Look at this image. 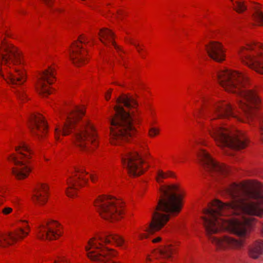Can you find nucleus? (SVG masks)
Here are the masks:
<instances>
[{
	"instance_id": "nucleus-13",
	"label": "nucleus",
	"mask_w": 263,
	"mask_h": 263,
	"mask_svg": "<svg viewBox=\"0 0 263 263\" xmlns=\"http://www.w3.org/2000/svg\"><path fill=\"white\" fill-rule=\"evenodd\" d=\"M198 158L201 164L212 175L224 177L229 174L230 168L215 160L206 150L201 149L198 153Z\"/></svg>"
},
{
	"instance_id": "nucleus-11",
	"label": "nucleus",
	"mask_w": 263,
	"mask_h": 263,
	"mask_svg": "<svg viewBox=\"0 0 263 263\" xmlns=\"http://www.w3.org/2000/svg\"><path fill=\"white\" fill-rule=\"evenodd\" d=\"M94 205L101 217L106 220L115 222L123 217L124 204L120 200L113 197L99 196L95 200Z\"/></svg>"
},
{
	"instance_id": "nucleus-20",
	"label": "nucleus",
	"mask_w": 263,
	"mask_h": 263,
	"mask_svg": "<svg viewBox=\"0 0 263 263\" xmlns=\"http://www.w3.org/2000/svg\"><path fill=\"white\" fill-rule=\"evenodd\" d=\"M49 197V186L45 183H39L33 192L32 200L39 206H44L47 202Z\"/></svg>"
},
{
	"instance_id": "nucleus-34",
	"label": "nucleus",
	"mask_w": 263,
	"mask_h": 263,
	"mask_svg": "<svg viewBox=\"0 0 263 263\" xmlns=\"http://www.w3.org/2000/svg\"><path fill=\"white\" fill-rule=\"evenodd\" d=\"M46 5L48 7L51 6L53 4V0H43Z\"/></svg>"
},
{
	"instance_id": "nucleus-22",
	"label": "nucleus",
	"mask_w": 263,
	"mask_h": 263,
	"mask_svg": "<svg viewBox=\"0 0 263 263\" xmlns=\"http://www.w3.org/2000/svg\"><path fill=\"white\" fill-rule=\"evenodd\" d=\"M263 254V240L254 241L248 247V255L253 259H257Z\"/></svg>"
},
{
	"instance_id": "nucleus-17",
	"label": "nucleus",
	"mask_w": 263,
	"mask_h": 263,
	"mask_svg": "<svg viewBox=\"0 0 263 263\" xmlns=\"http://www.w3.org/2000/svg\"><path fill=\"white\" fill-rule=\"evenodd\" d=\"M83 39L74 42L69 51V57L72 63L77 67L82 66L88 62L87 52Z\"/></svg>"
},
{
	"instance_id": "nucleus-5",
	"label": "nucleus",
	"mask_w": 263,
	"mask_h": 263,
	"mask_svg": "<svg viewBox=\"0 0 263 263\" xmlns=\"http://www.w3.org/2000/svg\"><path fill=\"white\" fill-rule=\"evenodd\" d=\"M137 106V102L130 96L123 95L117 99L114 108L115 116L110 119L109 141L112 145H121L135 134L134 114Z\"/></svg>"
},
{
	"instance_id": "nucleus-37",
	"label": "nucleus",
	"mask_w": 263,
	"mask_h": 263,
	"mask_svg": "<svg viewBox=\"0 0 263 263\" xmlns=\"http://www.w3.org/2000/svg\"><path fill=\"white\" fill-rule=\"evenodd\" d=\"M198 116V115L197 113H195V114H194V116L195 117V118L197 117V116Z\"/></svg>"
},
{
	"instance_id": "nucleus-18",
	"label": "nucleus",
	"mask_w": 263,
	"mask_h": 263,
	"mask_svg": "<svg viewBox=\"0 0 263 263\" xmlns=\"http://www.w3.org/2000/svg\"><path fill=\"white\" fill-rule=\"evenodd\" d=\"M29 126L32 135L39 140L44 138L47 132V125L44 117L40 114L34 113L29 120Z\"/></svg>"
},
{
	"instance_id": "nucleus-3",
	"label": "nucleus",
	"mask_w": 263,
	"mask_h": 263,
	"mask_svg": "<svg viewBox=\"0 0 263 263\" xmlns=\"http://www.w3.org/2000/svg\"><path fill=\"white\" fill-rule=\"evenodd\" d=\"M85 111L84 106H74L71 108L69 113L66 115V121L64 125L55 127L56 142H62L61 135L65 136L73 133V143L80 151L91 153L98 147V135L95 128L87 118H82Z\"/></svg>"
},
{
	"instance_id": "nucleus-21",
	"label": "nucleus",
	"mask_w": 263,
	"mask_h": 263,
	"mask_svg": "<svg viewBox=\"0 0 263 263\" xmlns=\"http://www.w3.org/2000/svg\"><path fill=\"white\" fill-rule=\"evenodd\" d=\"M99 37L101 42L106 46H112L118 54L121 56L122 50L114 41V35L112 31L108 29L103 28L100 30Z\"/></svg>"
},
{
	"instance_id": "nucleus-24",
	"label": "nucleus",
	"mask_w": 263,
	"mask_h": 263,
	"mask_svg": "<svg viewBox=\"0 0 263 263\" xmlns=\"http://www.w3.org/2000/svg\"><path fill=\"white\" fill-rule=\"evenodd\" d=\"M175 174L174 172L171 171L164 172L161 169H158L156 172L155 179L157 182L161 184L163 182L164 179L167 178H175Z\"/></svg>"
},
{
	"instance_id": "nucleus-31",
	"label": "nucleus",
	"mask_w": 263,
	"mask_h": 263,
	"mask_svg": "<svg viewBox=\"0 0 263 263\" xmlns=\"http://www.w3.org/2000/svg\"><path fill=\"white\" fill-rule=\"evenodd\" d=\"M126 14L122 10H120L118 11L117 14H116V17H117L118 20H122L123 17Z\"/></svg>"
},
{
	"instance_id": "nucleus-1",
	"label": "nucleus",
	"mask_w": 263,
	"mask_h": 263,
	"mask_svg": "<svg viewBox=\"0 0 263 263\" xmlns=\"http://www.w3.org/2000/svg\"><path fill=\"white\" fill-rule=\"evenodd\" d=\"M225 191L231 201L213 200L203 211V223L209 240L217 250H240L257 222L263 236V219L252 217H263V184L246 180L231 184Z\"/></svg>"
},
{
	"instance_id": "nucleus-8",
	"label": "nucleus",
	"mask_w": 263,
	"mask_h": 263,
	"mask_svg": "<svg viewBox=\"0 0 263 263\" xmlns=\"http://www.w3.org/2000/svg\"><path fill=\"white\" fill-rule=\"evenodd\" d=\"M17 154L11 153L7 156L8 160L13 164L11 168L12 175L18 180L26 178L31 172L29 161L32 153L28 145L23 141H18L14 146Z\"/></svg>"
},
{
	"instance_id": "nucleus-33",
	"label": "nucleus",
	"mask_w": 263,
	"mask_h": 263,
	"mask_svg": "<svg viewBox=\"0 0 263 263\" xmlns=\"http://www.w3.org/2000/svg\"><path fill=\"white\" fill-rule=\"evenodd\" d=\"M111 91V89H108L105 95V98L107 101L109 100L110 99Z\"/></svg>"
},
{
	"instance_id": "nucleus-30",
	"label": "nucleus",
	"mask_w": 263,
	"mask_h": 263,
	"mask_svg": "<svg viewBox=\"0 0 263 263\" xmlns=\"http://www.w3.org/2000/svg\"><path fill=\"white\" fill-rule=\"evenodd\" d=\"M130 43L133 45L136 49L137 52L140 54H142L143 48L136 41L132 40L130 41Z\"/></svg>"
},
{
	"instance_id": "nucleus-19",
	"label": "nucleus",
	"mask_w": 263,
	"mask_h": 263,
	"mask_svg": "<svg viewBox=\"0 0 263 263\" xmlns=\"http://www.w3.org/2000/svg\"><path fill=\"white\" fill-rule=\"evenodd\" d=\"M205 49L208 56L213 61L222 63L226 60L227 50L221 42L211 41L205 45Z\"/></svg>"
},
{
	"instance_id": "nucleus-29",
	"label": "nucleus",
	"mask_w": 263,
	"mask_h": 263,
	"mask_svg": "<svg viewBox=\"0 0 263 263\" xmlns=\"http://www.w3.org/2000/svg\"><path fill=\"white\" fill-rule=\"evenodd\" d=\"M54 263H68V260L64 255H59L55 257Z\"/></svg>"
},
{
	"instance_id": "nucleus-23",
	"label": "nucleus",
	"mask_w": 263,
	"mask_h": 263,
	"mask_svg": "<svg viewBox=\"0 0 263 263\" xmlns=\"http://www.w3.org/2000/svg\"><path fill=\"white\" fill-rule=\"evenodd\" d=\"M147 115L149 120L153 122H150L149 127L148 129L147 135L151 138H154L158 136L161 133V129L159 127L154 126V124L156 123V112L155 109L153 108L149 109L147 112Z\"/></svg>"
},
{
	"instance_id": "nucleus-38",
	"label": "nucleus",
	"mask_w": 263,
	"mask_h": 263,
	"mask_svg": "<svg viewBox=\"0 0 263 263\" xmlns=\"http://www.w3.org/2000/svg\"><path fill=\"white\" fill-rule=\"evenodd\" d=\"M230 1L233 3H233H234V2H233V1H234V0H230Z\"/></svg>"
},
{
	"instance_id": "nucleus-2",
	"label": "nucleus",
	"mask_w": 263,
	"mask_h": 263,
	"mask_svg": "<svg viewBox=\"0 0 263 263\" xmlns=\"http://www.w3.org/2000/svg\"><path fill=\"white\" fill-rule=\"evenodd\" d=\"M217 77L226 91L236 95L237 103L242 114H237L231 103L223 98L210 99L202 97L203 108L209 105L210 109L209 123L205 126V130L222 150L244 148L248 139L243 133L222 125L218 120L233 118L256 126L259 138L263 142V102L258 92L249 88V78L243 72L228 68L218 70Z\"/></svg>"
},
{
	"instance_id": "nucleus-6",
	"label": "nucleus",
	"mask_w": 263,
	"mask_h": 263,
	"mask_svg": "<svg viewBox=\"0 0 263 263\" xmlns=\"http://www.w3.org/2000/svg\"><path fill=\"white\" fill-rule=\"evenodd\" d=\"M0 75L8 84L21 85L26 80L22 52L5 39L0 44Z\"/></svg>"
},
{
	"instance_id": "nucleus-4",
	"label": "nucleus",
	"mask_w": 263,
	"mask_h": 263,
	"mask_svg": "<svg viewBox=\"0 0 263 263\" xmlns=\"http://www.w3.org/2000/svg\"><path fill=\"white\" fill-rule=\"evenodd\" d=\"M159 190L161 197L156 211L153 215L151 222L133 230L134 236L140 240L147 238L148 233L161 230L170 219L168 213L177 215L182 209L184 194L179 185H161Z\"/></svg>"
},
{
	"instance_id": "nucleus-32",
	"label": "nucleus",
	"mask_w": 263,
	"mask_h": 263,
	"mask_svg": "<svg viewBox=\"0 0 263 263\" xmlns=\"http://www.w3.org/2000/svg\"><path fill=\"white\" fill-rule=\"evenodd\" d=\"M162 241V237L160 236H157L152 240V242L153 243H158Z\"/></svg>"
},
{
	"instance_id": "nucleus-7",
	"label": "nucleus",
	"mask_w": 263,
	"mask_h": 263,
	"mask_svg": "<svg viewBox=\"0 0 263 263\" xmlns=\"http://www.w3.org/2000/svg\"><path fill=\"white\" fill-rule=\"evenodd\" d=\"M125 243L124 238L118 234L100 233L88 241L85 250L89 259L99 263H121L115 259L118 252L109 248L108 245L114 243L125 249Z\"/></svg>"
},
{
	"instance_id": "nucleus-12",
	"label": "nucleus",
	"mask_w": 263,
	"mask_h": 263,
	"mask_svg": "<svg viewBox=\"0 0 263 263\" xmlns=\"http://www.w3.org/2000/svg\"><path fill=\"white\" fill-rule=\"evenodd\" d=\"M90 178L94 181L93 178L84 168H75L70 173L67 179L66 195L70 198L77 197L80 189L87 183Z\"/></svg>"
},
{
	"instance_id": "nucleus-26",
	"label": "nucleus",
	"mask_w": 263,
	"mask_h": 263,
	"mask_svg": "<svg viewBox=\"0 0 263 263\" xmlns=\"http://www.w3.org/2000/svg\"><path fill=\"white\" fill-rule=\"evenodd\" d=\"M234 9L238 13H242L247 9L246 2L243 0H238L233 3Z\"/></svg>"
},
{
	"instance_id": "nucleus-35",
	"label": "nucleus",
	"mask_w": 263,
	"mask_h": 263,
	"mask_svg": "<svg viewBox=\"0 0 263 263\" xmlns=\"http://www.w3.org/2000/svg\"><path fill=\"white\" fill-rule=\"evenodd\" d=\"M17 97L20 100H23L24 98H25L26 95L23 92H20L17 94Z\"/></svg>"
},
{
	"instance_id": "nucleus-16",
	"label": "nucleus",
	"mask_w": 263,
	"mask_h": 263,
	"mask_svg": "<svg viewBox=\"0 0 263 263\" xmlns=\"http://www.w3.org/2000/svg\"><path fill=\"white\" fill-rule=\"evenodd\" d=\"M63 228L56 220H50L41 224L36 230V236L42 240H57L63 235Z\"/></svg>"
},
{
	"instance_id": "nucleus-36",
	"label": "nucleus",
	"mask_w": 263,
	"mask_h": 263,
	"mask_svg": "<svg viewBox=\"0 0 263 263\" xmlns=\"http://www.w3.org/2000/svg\"><path fill=\"white\" fill-rule=\"evenodd\" d=\"M198 144L203 146H207L206 142L202 139L200 140V141L198 142Z\"/></svg>"
},
{
	"instance_id": "nucleus-27",
	"label": "nucleus",
	"mask_w": 263,
	"mask_h": 263,
	"mask_svg": "<svg viewBox=\"0 0 263 263\" xmlns=\"http://www.w3.org/2000/svg\"><path fill=\"white\" fill-rule=\"evenodd\" d=\"M7 197L6 189L4 186H0V207L6 201Z\"/></svg>"
},
{
	"instance_id": "nucleus-25",
	"label": "nucleus",
	"mask_w": 263,
	"mask_h": 263,
	"mask_svg": "<svg viewBox=\"0 0 263 263\" xmlns=\"http://www.w3.org/2000/svg\"><path fill=\"white\" fill-rule=\"evenodd\" d=\"M253 21L259 27L263 26V12L260 9V6L257 5L255 8L252 14Z\"/></svg>"
},
{
	"instance_id": "nucleus-9",
	"label": "nucleus",
	"mask_w": 263,
	"mask_h": 263,
	"mask_svg": "<svg viewBox=\"0 0 263 263\" xmlns=\"http://www.w3.org/2000/svg\"><path fill=\"white\" fill-rule=\"evenodd\" d=\"M237 53L243 64L263 74V44L254 41H248L238 47Z\"/></svg>"
},
{
	"instance_id": "nucleus-15",
	"label": "nucleus",
	"mask_w": 263,
	"mask_h": 263,
	"mask_svg": "<svg viewBox=\"0 0 263 263\" xmlns=\"http://www.w3.org/2000/svg\"><path fill=\"white\" fill-rule=\"evenodd\" d=\"M55 70L52 66H48L41 71L37 76L36 89L42 97H46L52 92L50 85L55 81Z\"/></svg>"
},
{
	"instance_id": "nucleus-10",
	"label": "nucleus",
	"mask_w": 263,
	"mask_h": 263,
	"mask_svg": "<svg viewBox=\"0 0 263 263\" xmlns=\"http://www.w3.org/2000/svg\"><path fill=\"white\" fill-rule=\"evenodd\" d=\"M149 155L148 144L146 142H143L140 144L139 153L126 148V150L121 154L122 161L131 176H138L145 171L146 166L145 159Z\"/></svg>"
},
{
	"instance_id": "nucleus-28",
	"label": "nucleus",
	"mask_w": 263,
	"mask_h": 263,
	"mask_svg": "<svg viewBox=\"0 0 263 263\" xmlns=\"http://www.w3.org/2000/svg\"><path fill=\"white\" fill-rule=\"evenodd\" d=\"M13 208L8 205L3 206L0 210V213L5 216H8L10 215L13 213Z\"/></svg>"
},
{
	"instance_id": "nucleus-14",
	"label": "nucleus",
	"mask_w": 263,
	"mask_h": 263,
	"mask_svg": "<svg viewBox=\"0 0 263 263\" xmlns=\"http://www.w3.org/2000/svg\"><path fill=\"white\" fill-rule=\"evenodd\" d=\"M20 228L12 232L0 233V249H4L12 245L17 240H23L29 233L30 228L28 221H20Z\"/></svg>"
}]
</instances>
